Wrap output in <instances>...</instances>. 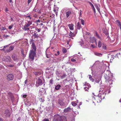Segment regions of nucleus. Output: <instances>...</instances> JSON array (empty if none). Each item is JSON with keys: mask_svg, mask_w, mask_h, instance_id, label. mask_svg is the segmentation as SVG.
Listing matches in <instances>:
<instances>
[{"mask_svg": "<svg viewBox=\"0 0 121 121\" xmlns=\"http://www.w3.org/2000/svg\"><path fill=\"white\" fill-rule=\"evenodd\" d=\"M54 118L55 121H67L66 118L61 117L59 115H55Z\"/></svg>", "mask_w": 121, "mask_h": 121, "instance_id": "1", "label": "nucleus"}, {"mask_svg": "<svg viewBox=\"0 0 121 121\" xmlns=\"http://www.w3.org/2000/svg\"><path fill=\"white\" fill-rule=\"evenodd\" d=\"M36 56V51H33L32 50H30L29 55L30 58L32 60H34V57Z\"/></svg>", "mask_w": 121, "mask_h": 121, "instance_id": "2", "label": "nucleus"}, {"mask_svg": "<svg viewBox=\"0 0 121 121\" xmlns=\"http://www.w3.org/2000/svg\"><path fill=\"white\" fill-rule=\"evenodd\" d=\"M8 99L9 100H11L12 102L14 101V97L12 93L10 92L8 93Z\"/></svg>", "mask_w": 121, "mask_h": 121, "instance_id": "3", "label": "nucleus"}, {"mask_svg": "<svg viewBox=\"0 0 121 121\" xmlns=\"http://www.w3.org/2000/svg\"><path fill=\"white\" fill-rule=\"evenodd\" d=\"M42 81L40 78H38L36 81L35 85L36 87H38L39 86L42 84Z\"/></svg>", "mask_w": 121, "mask_h": 121, "instance_id": "4", "label": "nucleus"}, {"mask_svg": "<svg viewBox=\"0 0 121 121\" xmlns=\"http://www.w3.org/2000/svg\"><path fill=\"white\" fill-rule=\"evenodd\" d=\"M58 103L61 106H64L65 104V103L63 101V100L62 99H59Z\"/></svg>", "mask_w": 121, "mask_h": 121, "instance_id": "5", "label": "nucleus"}, {"mask_svg": "<svg viewBox=\"0 0 121 121\" xmlns=\"http://www.w3.org/2000/svg\"><path fill=\"white\" fill-rule=\"evenodd\" d=\"M109 76V74H105L104 75V78L105 80V82H108V81L111 78V77H110Z\"/></svg>", "mask_w": 121, "mask_h": 121, "instance_id": "6", "label": "nucleus"}, {"mask_svg": "<svg viewBox=\"0 0 121 121\" xmlns=\"http://www.w3.org/2000/svg\"><path fill=\"white\" fill-rule=\"evenodd\" d=\"M106 94L103 93L102 94H99L98 95V96L102 100V99H104L105 95Z\"/></svg>", "mask_w": 121, "mask_h": 121, "instance_id": "7", "label": "nucleus"}, {"mask_svg": "<svg viewBox=\"0 0 121 121\" xmlns=\"http://www.w3.org/2000/svg\"><path fill=\"white\" fill-rule=\"evenodd\" d=\"M14 76L12 74H9L8 75V80H11L13 79Z\"/></svg>", "mask_w": 121, "mask_h": 121, "instance_id": "8", "label": "nucleus"}, {"mask_svg": "<svg viewBox=\"0 0 121 121\" xmlns=\"http://www.w3.org/2000/svg\"><path fill=\"white\" fill-rule=\"evenodd\" d=\"M96 101L98 103H99L101 101V99L98 96H96L95 98H94Z\"/></svg>", "mask_w": 121, "mask_h": 121, "instance_id": "9", "label": "nucleus"}, {"mask_svg": "<svg viewBox=\"0 0 121 121\" xmlns=\"http://www.w3.org/2000/svg\"><path fill=\"white\" fill-rule=\"evenodd\" d=\"M0 50H3L5 53L8 52V45L4 46L2 49H0Z\"/></svg>", "mask_w": 121, "mask_h": 121, "instance_id": "10", "label": "nucleus"}, {"mask_svg": "<svg viewBox=\"0 0 121 121\" xmlns=\"http://www.w3.org/2000/svg\"><path fill=\"white\" fill-rule=\"evenodd\" d=\"M77 31L76 32L75 31V34H74L72 32L70 31V32L69 34V35L71 37H74L75 35L77 33Z\"/></svg>", "mask_w": 121, "mask_h": 121, "instance_id": "11", "label": "nucleus"}, {"mask_svg": "<svg viewBox=\"0 0 121 121\" xmlns=\"http://www.w3.org/2000/svg\"><path fill=\"white\" fill-rule=\"evenodd\" d=\"M32 49L31 50H32L33 51H36V48L34 43H32Z\"/></svg>", "mask_w": 121, "mask_h": 121, "instance_id": "12", "label": "nucleus"}, {"mask_svg": "<svg viewBox=\"0 0 121 121\" xmlns=\"http://www.w3.org/2000/svg\"><path fill=\"white\" fill-rule=\"evenodd\" d=\"M71 109L70 108L68 107L67 108L65 109L64 110V112L65 113L67 112H69L70 111Z\"/></svg>", "mask_w": 121, "mask_h": 121, "instance_id": "13", "label": "nucleus"}, {"mask_svg": "<svg viewBox=\"0 0 121 121\" xmlns=\"http://www.w3.org/2000/svg\"><path fill=\"white\" fill-rule=\"evenodd\" d=\"M116 22L117 24L120 27L121 30V22L119 20H116Z\"/></svg>", "mask_w": 121, "mask_h": 121, "instance_id": "14", "label": "nucleus"}, {"mask_svg": "<svg viewBox=\"0 0 121 121\" xmlns=\"http://www.w3.org/2000/svg\"><path fill=\"white\" fill-rule=\"evenodd\" d=\"M91 42L92 43H93L94 42H95V43L97 44V43L96 42V39L94 37H93L92 38H91Z\"/></svg>", "mask_w": 121, "mask_h": 121, "instance_id": "15", "label": "nucleus"}, {"mask_svg": "<svg viewBox=\"0 0 121 121\" xmlns=\"http://www.w3.org/2000/svg\"><path fill=\"white\" fill-rule=\"evenodd\" d=\"M72 14V13L71 11H69L66 13V17H68L69 16Z\"/></svg>", "mask_w": 121, "mask_h": 121, "instance_id": "16", "label": "nucleus"}, {"mask_svg": "<svg viewBox=\"0 0 121 121\" xmlns=\"http://www.w3.org/2000/svg\"><path fill=\"white\" fill-rule=\"evenodd\" d=\"M68 26H69V29L70 30H73V29L74 25L73 24H69L68 25Z\"/></svg>", "mask_w": 121, "mask_h": 121, "instance_id": "17", "label": "nucleus"}, {"mask_svg": "<svg viewBox=\"0 0 121 121\" xmlns=\"http://www.w3.org/2000/svg\"><path fill=\"white\" fill-rule=\"evenodd\" d=\"M32 36L34 38V39L36 38L38 39L39 36L38 35V34H37L36 33H34V34Z\"/></svg>", "mask_w": 121, "mask_h": 121, "instance_id": "18", "label": "nucleus"}, {"mask_svg": "<svg viewBox=\"0 0 121 121\" xmlns=\"http://www.w3.org/2000/svg\"><path fill=\"white\" fill-rule=\"evenodd\" d=\"M114 55H111L110 57H108V58L110 59L111 62H112L113 59H114Z\"/></svg>", "mask_w": 121, "mask_h": 121, "instance_id": "19", "label": "nucleus"}, {"mask_svg": "<svg viewBox=\"0 0 121 121\" xmlns=\"http://www.w3.org/2000/svg\"><path fill=\"white\" fill-rule=\"evenodd\" d=\"M22 28L25 31L26 30H29L30 29V28H28V27L26 26L25 25Z\"/></svg>", "mask_w": 121, "mask_h": 121, "instance_id": "20", "label": "nucleus"}, {"mask_svg": "<svg viewBox=\"0 0 121 121\" xmlns=\"http://www.w3.org/2000/svg\"><path fill=\"white\" fill-rule=\"evenodd\" d=\"M95 8H96L97 10L100 13V9L99 8V5H98L97 4H95Z\"/></svg>", "mask_w": 121, "mask_h": 121, "instance_id": "21", "label": "nucleus"}, {"mask_svg": "<svg viewBox=\"0 0 121 121\" xmlns=\"http://www.w3.org/2000/svg\"><path fill=\"white\" fill-rule=\"evenodd\" d=\"M14 48V47L13 46H10L8 49V52H9L12 50Z\"/></svg>", "mask_w": 121, "mask_h": 121, "instance_id": "22", "label": "nucleus"}, {"mask_svg": "<svg viewBox=\"0 0 121 121\" xmlns=\"http://www.w3.org/2000/svg\"><path fill=\"white\" fill-rule=\"evenodd\" d=\"M33 11L35 12H38L39 13H41V11L39 9H34Z\"/></svg>", "mask_w": 121, "mask_h": 121, "instance_id": "23", "label": "nucleus"}, {"mask_svg": "<svg viewBox=\"0 0 121 121\" xmlns=\"http://www.w3.org/2000/svg\"><path fill=\"white\" fill-rule=\"evenodd\" d=\"M89 78L91 81L92 82H93L94 81V79L92 78V76L91 75H89L88 76Z\"/></svg>", "mask_w": 121, "mask_h": 121, "instance_id": "24", "label": "nucleus"}, {"mask_svg": "<svg viewBox=\"0 0 121 121\" xmlns=\"http://www.w3.org/2000/svg\"><path fill=\"white\" fill-rule=\"evenodd\" d=\"M108 81V82H107L109 84L111 85L112 84L113 81L111 79V78Z\"/></svg>", "mask_w": 121, "mask_h": 121, "instance_id": "25", "label": "nucleus"}, {"mask_svg": "<svg viewBox=\"0 0 121 121\" xmlns=\"http://www.w3.org/2000/svg\"><path fill=\"white\" fill-rule=\"evenodd\" d=\"M61 87V86L60 85L58 84L55 87V89L56 90H58Z\"/></svg>", "mask_w": 121, "mask_h": 121, "instance_id": "26", "label": "nucleus"}, {"mask_svg": "<svg viewBox=\"0 0 121 121\" xmlns=\"http://www.w3.org/2000/svg\"><path fill=\"white\" fill-rule=\"evenodd\" d=\"M72 105L73 106H75L77 105V104H76V102L73 101L71 102Z\"/></svg>", "mask_w": 121, "mask_h": 121, "instance_id": "27", "label": "nucleus"}, {"mask_svg": "<svg viewBox=\"0 0 121 121\" xmlns=\"http://www.w3.org/2000/svg\"><path fill=\"white\" fill-rule=\"evenodd\" d=\"M121 56V54H120V52H119L118 53H117L116 55L115 56V57H117L118 58H119V57L120 56Z\"/></svg>", "mask_w": 121, "mask_h": 121, "instance_id": "28", "label": "nucleus"}, {"mask_svg": "<svg viewBox=\"0 0 121 121\" xmlns=\"http://www.w3.org/2000/svg\"><path fill=\"white\" fill-rule=\"evenodd\" d=\"M12 57L13 59L14 60H16L17 59V56L14 55H13Z\"/></svg>", "mask_w": 121, "mask_h": 121, "instance_id": "29", "label": "nucleus"}, {"mask_svg": "<svg viewBox=\"0 0 121 121\" xmlns=\"http://www.w3.org/2000/svg\"><path fill=\"white\" fill-rule=\"evenodd\" d=\"M102 45V44L101 42L100 41H99L98 45V47L99 48H100L101 47Z\"/></svg>", "mask_w": 121, "mask_h": 121, "instance_id": "30", "label": "nucleus"}, {"mask_svg": "<svg viewBox=\"0 0 121 121\" xmlns=\"http://www.w3.org/2000/svg\"><path fill=\"white\" fill-rule=\"evenodd\" d=\"M81 26L80 23L79 22L78 23L77 28L78 29H80L81 28Z\"/></svg>", "mask_w": 121, "mask_h": 121, "instance_id": "31", "label": "nucleus"}, {"mask_svg": "<svg viewBox=\"0 0 121 121\" xmlns=\"http://www.w3.org/2000/svg\"><path fill=\"white\" fill-rule=\"evenodd\" d=\"M89 89V87L88 86H86L84 88V89L85 91H88V90Z\"/></svg>", "mask_w": 121, "mask_h": 121, "instance_id": "32", "label": "nucleus"}, {"mask_svg": "<svg viewBox=\"0 0 121 121\" xmlns=\"http://www.w3.org/2000/svg\"><path fill=\"white\" fill-rule=\"evenodd\" d=\"M95 55L99 56H101L102 55V54L101 53H99L97 52H96L95 53Z\"/></svg>", "mask_w": 121, "mask_h": 121, "instance_id": "33", "label": "nucleus"}, {"mask_svg": "<svg viewBox=\"0 0 121 121\" xmlns=\"http://www.w3.org/2000/svg\"><path fill=\"white\" fill-rule=\"evenodd\" d=\"M62 52L64 53H65L67 52V51L66 48H63Z\"/></svg>", "mask_w": 121, "mask_h": 121, "instance_id": "34", "label": "nucleus"}, {"mask_svg": "<svg viewBox=\"0 0 121 121\" xmlns=\"http://www.w3.org/2000/svg\"><path fill=\"white\" fill-rule=\"evenodd\" d=\"M66 76V75L65 74H64L62 76H61L60 77L61 79H63L65 78Z\"/></svg>", "mask_w": 121, "mask_h": 121, "instance_id": "35", "label": "nucleus"}, {"mask_svg": "<svg viewBox=\"0 0 121 121\" xmlns=\"http://www.w3.org/2000/svg\"><path fill=\"white\" fill-rule=\"evenodd\" d=\"M80 20L82 24L84 25V20L82 19H80Z\"/></svg>", "mask_w": 121, "mask_h": 121, "instance_id": "36", "label": "nucleus"}, {"mask_svg": "<svg viewBox=\"0 0 121 121\" xmlns=\"http://www.w3.org/2000/svg\"><path fill=\"white\" fill-rule=\"evenodd\" d=\"M102 48L104 50H106V46L104 45L103 44Z\"/></svg>", "mask_w": 121, "mask_h": 121, "instance_id": "37", "label": "nucleus"}, {"mask_svg": "<svg viewBox=\"0 0 121 121\" xmlns=\"http://www.w3.org/2000/svg\"><path fill=\"white\" fill-rule=\"evenodd\" d=\"M92 9H93V11H94V13H95V8H94L93 5L92 4Z\"/></svg>", "mask_w": 121, "mask_h": 121, "instance_id": "38", "label": "nucleus"}, {"mask_svg": "<svg viewBox=\"0 0 121 121\" xmlns=\"http://www.w3.org/2000/svg\"><path fill=\"white\" fill-rule=\"evenodd\" d=\"M26 18H28V19H29V20H30L31 18V17H30V15L28 16H26Z\"/></svg>", "mask_w": 121, "mask_h": 121, "instance_id": "39", "label": "nucleus"}, {"mask_svg": "<svg viewBox=\"0 0 121 121\" xmlns=\"http://www.w3.org/2000/svg\"><path fill=\"white\" fill-rule=\"evenodd\" d=\"M95 35H96V36L98 38H99V39L100 38V37L99 36L98 34L97 33V32H95Z\"/></svg>", "mask_w": 121, "mask_h": 121, "instance_id": "40", "label": "nucleus"}, {"mask_svg": "<svg viewBox=\"0 0 121 121\" xmlns=\"http://www.w3.org/2000/svg\"><path fill=\"white\" fill-rule=\"evenodd\" d=\"M0 30H5V27H2L0 29Z\"/></svg>", "mask_w": 121, "mask_h": 121, "instance_id": "41", "label": "nucleus"}, {"mask_svg": "<svg viewBox=\"0 0 121 121\" xmlns=\"http://www.w3.org/2000/svg\"><path fill=\"white\" fill-rule=\"evenodd\" d=\"M39 99L41 102H43L44 101V99H42L41 98H39Z\"/></svg>", "mask_w": 121, "mask_h": 121, "instance_id": "42", "label": "nucleus"}, {"mask_svg": "<svg viewBox=\"0 0 121 121\" xmlns=\"http://www.w3.org/2000/svg\"><path fill=\"white\" fill-rule=\"evenodd\" d=\"M35 30L37 31L38 32H39L40 31L41 29H38V28H36L35 29Z\"/></svg>", "mask_w": 121, "mask_h": 121, "instance_id": "43", "label": "nucleus"}, {"mask_svg": "<svg viewBox=\"0 0 121 121\" xmlns=\"http://www.w3.org/2000/svg\"><path fill=\"white\" fill-rule=\"evenodd\" d=\"M13 25H11L9 26V29H11V28L13 27Z\"/></svg>", "mask_w": 121, "mask_h": 121, "instance_id": "44", "label": "nucleus"}, {"mask_svg": "<svg viewBox=\"0 0 121 121\" xmlns=\"http://www.w3.org/2000/svg\"><path fill=\"white\" fill-rule=\"evenodd\" d=\"M27 23L30 25L32 24V23L31 22L29 21Z\"/></svg>", "mask_w": 121, "mask_h": 121, "instance_id": "45", "label": "nucleus"}, {"mask_svg": "<svg viewBox=\"0 0 121 121\" xmlns=\"http://www.w3.org/2000/svg\"><path fill=\"white\" fill-rule=\"evenodd\" d=\"M67 38H68V39H68V41L69 42L70 41V40H71V39L70 38H71V39H73V38H72V37H67Z\"/></svg>", "mask_w": 121, "mask_h": 121, "instance_id": "46", "label": "nucleus"}, {"mask_svg": "<svg viewBox=\"0 0 121 121\" xmlns=\"http://www.w3.org/2000/svg\"><path fill=\"white\" fill-rule=\"evenodd\" d=\"M71 61L73 62H75L76 61V60L74 58H72L71 59Z\"/></svg>", "mask_w": 121, "mask_h": 121, "instance_id": "47", "label": "nucleus"}, {"mask_svg": "<svg viewBox=\"0 0 121 121\" xmlns=\"http://www.w3.org/2000/svg\"><path fill=\"white\" fill-rule=\"evenodd\" d=\"M21 118L20 117H19L17 118V121H20L21 120Z\"/></svg>", "mask_w": 121, "mask_h": 121, "instance_id": "48", "label": "nucleus"}, {"mask_svg": "<svg viewBox=\"0 0 121 121\" xmlns=\"http://www.w3.org/2000/svg\"><path fill=\"white\" fill-rule=\"evenodd\" d=\"M42 121H49V120L47 118H45Z\"/></svg>", "mask_w": 121, "mask_h": 121, "instance_id": "49", "label": "nucleus"}, {"mask_svg": "<svg viewBox=\"0 0 121 121\" xmlns=\"http://www.w3.org/2000/svg\"><path fill=\"white\" fill-rule=\"evenodd\" d=\"M3 38H4V39L7 38L8 37V35H4L3 36Z\"/></svg>", "mask_w": 121, "mask_h": 121, "instance_id": "50", "label": "nucleus"}, {"mask_svg": "<svg viewBox=\"0 0 121 121\" xmlns=\"http://www.w3.org/2000/svg\"><path fill=\"white\" fill-rule=\"evenodd\" d=\"M53 11L55 13H56V15H57L58 13V12L55 9H54Z\"/></svg>", "mask_w": 121, "mask_h": 121, "instance_id": "51", "label": "nucleus"}, {"mask_svg": "<svg viewBox=\"0 0 121 121\" xmlns=\"http://www.w3.org/2000/svg\"><path fill=\"white\" fill-rule=\"evenodd\" d=\"M37 16L38 15L36 14H35L34 15L33 17H35L36 18Z\"/></svg>", "mask_w": 121, "mask_h": 121, "instance_id": "52", "label": "nucleus"}, {"mask_svg": "<svg viewBox=\"0 0 121 121\" xmlns=\"http://www.w3.org/2000/svg\"><path fill=\"white\" fill-rule=\"evenodd\" d=\"M25 26H26L27 27H28L29 26H30V25H29L27 23H26L25 24Z\"/></svg>", "mask_w": 121, "mask_h": 121, "instance_id": "53", "label": "nucleus"}, {"mask_svg": "<svg viewBox=\"0 0 121 121\" xmlns=\"http://www.w3.org/2000/svg\"><path fill=\"white\" fill-rule=\"evenodd\" d=\"M53 80L52 79H51L50 80V83L52 84V82H53Z\"/></svg>", "mask_w": 121, "mask_h": 121, "instance_id": "54", "label": "nucleus"}, {"mask_svg": "<svg viewBox=\"0 0 121 121\" xmlns=\"http://www.w3.org/2000/svg\"><path fill=\"white\" fill-rule=\"evenodd\" d=\"M14 66L13 65H8V66L9 67H13Z\"/></svg>", "mask_w": 121, "mask_h": 121, "instance_id": "55", "label": "nucleus"}, {"mask_svg": "<svg viewBox=\"0 0 121 121\" xmlns=\"http://www.w3.org/2000/svg\"><path fill=\"white\" fill-rule=\"evenodd\" d=\"M32 0H28V3L29 4L31 1Z\"/></svg>", "mask_w": 121, "mask_h": 121, "instance_id": "56", "label": "nucleus"}, {"mask_svg": "<svg viewBox=\"0 0 121 121\" xmlns=\"http://www.w3.org/2000/svg\"><path fill=\"white\" fill-rule=\"evenodd\" d=\"M27 96V95H23V97L24 98H26Z\"/></svg>", "mask_w": 121, "mask_h": 121, "instance_id": "57", "label": "nucleus"}, {"mask_svg": "<svg viewBox=\"0 0 121 121\" xmlns=\"http://www.w3.org/2000/svg\"><path fill=\"white\" fill-rule=\"evenodd\" d=\"M91 47L92 48H94V45L92 44H91Z\"/></svg>", "mask_w": 121, "mask_h": 121, "instance_id": "58", "label": "nucleus"}, {"mask_svg": "<svg viewBox=\"0 0 121 121\" xmlns=\"http://www.w3.org/2000/svg\"><path fill=\"white\" fill-rule=\"evenodd\" d=\"M36 22L37 23L40 22V21L39 20H37L36 21Z\"/></svg>", "mask_w": 121, "mask_h": 121, "instance_id": "59", "label": "nucleus"}, {"mask_svg": "<svg viewBox=\"0 0 121 121\" xmlns=\"http://www.w3.org/2000/svg\"><path fill=\"white\" fill-rule=\"evenodd\" d=\"M57 55H59L60 54L59 52V51H57Z\"/></svg>", "mask_w": 121, "mask_h": 121, "instance_id": "60", "label": "nucleus"}, {"mask_svg": "<svg viewBox=\"0 0 121 121\" xmlns=\"http://www.w3.org/2000/svg\"><path fill=\"white\" fill-rule=\"evenodd\" d=\"M104 33L106 35H107L108 34L107 31H105V32H104Z\"/></svg>", "mask_w": 121, "mask_h": 121, "instance_id": "61", "label": "nucleus"}, {"mask_svg": "<svg viewBox=\"0 0 121 121\" xmlns=\"http://www.w3.org/2000/svg\"><path fill=\"white\" fill-rule=\"evenodd\" d=\"M81 17V12H80L79 13V17Z\"/></svg>", "mask_w": 121, "mask_h": 121, "instance_id": "62", "label": "nucleus"}, {"mask_svg": "<svg viewBox=\"0 0 121 121\" xmlns=\"http://www.w3.org/2000/svg\"><path fill=\"white\" fill-rule=\"evenodd\" d=\"M9 111H8V116L9 117L10 116V113L9 112Z\"/></svg>", "mask_w": 121, "mask_h": 121, "instance_id": "63", "label": "nucleus"}, {"mask_svg": "<svg viewBox=\"0 0 121 121\" xmlns=\"http://www.w3.org/2000/svg\"><path fill=\"white\" fill-rule=\"evenodd\" d=\"M0 121H3V119L1 118H0Z\"/></svg>", "mask_w": 121, "mask_h": 121, "instance_id": "64", "label": "nucleus"}]
</instances>
